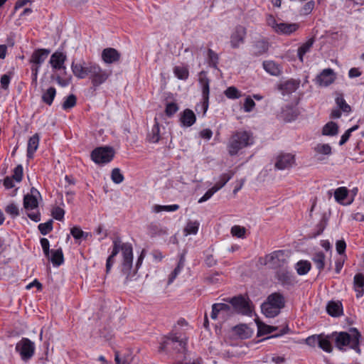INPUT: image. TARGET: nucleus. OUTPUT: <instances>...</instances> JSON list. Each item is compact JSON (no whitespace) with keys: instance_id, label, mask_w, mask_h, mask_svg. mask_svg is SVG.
<instances>
[{"instance_id":"nucleus-39","label":"nucleus","mask_w":364,"mask_h":364,"mask_svg":"<svg viewBox=\"0 0 364 364\" xmlns=\"http://www.w3.org/2000/svg\"><path fill=\"white\" fill-rule=\"evenodd\" d=\"M277 279L284 284H289L292 282V275L291 274L286 271L284 269L279 270L277 272Z\"/></svg>"},{"instance_id":"nucleus-63","label":"nucleus","mask_w":364,"mask_h":364,"mask_svg":"<svg viewBox=\"0 0 364 364\" xmlns=\"http://www.w3.org/2000/svg\"><path fill=\"white\" fill-rule=\"evenodd\" d=\"M336 251L339 255L345 252L346 244L344 240H338L336 244Z\"/></svg>"},{"instance_id":"nucleus-3","label":"nucleus","mask_w":364,"mask_h":364,"mask_svg":"<svg viewBox=\"0 0 364 364\" xmlns=\"http://www.w3.org/2000/svg\"><path fill=\"white\" fill-rule=\"evenodd\" d=\"M334 337V341L336 348L341 350H345L346 347L354 350L358 353H360V339L361 338L360 333L355 328H351L349 333L347 332H334L332 334Z\"/></svg>"},{"instance_id":"nucleus-15","label":"nucleus","mask_w":364,"mask_h":364,"mask_svg":"<svg viewBox=\"0 0 364 364\" xmlns=\"http://www.w3.org/2000/svg\"><path fill=\"white\" fill-rule=\"evenodd\" d=\"M246 36V28L242 26L235 27L230 36V45L232 48H237L244 43Z\"/></svg>"},{"instance_id":"nucleus-30","label":"nucleus","mask_w":364,"mask_h":364,"mask_svg":"<svg viewBox=\"0 0 364 364\" xmlns=\"http://www.w3.org/2000/svg\"><path fill=\"white\" fill-rule=\"evenodd\" d=\"M314 39L313 38H309L306 42L303 43L298 48V51H297L298 58L301 62L304 61V55L310 51L311 47L314 45Z\"/></svg>"},{"instance_id":"nucleus-55","label":"nucleus","mask_w":364,"mask_h":364,"mask_svg":"<svg viewBox=\"0 0 364 364\" xmlns=\"http://www.w3.org/2000/svg\"><path fill=\"white\" fill-rule=\"evenodd\" d=\"M178 110V106L175 102H169L166 104L165 113L168 117L173 116Z\"/></svg>"},{"instance_id":"nucleus-52","label":"nucleus","mask_w":364,"mask_h":364,"mask_svg":"<svg viewBox=\"0 0 364 364\" xmlns=\"http://www.w3.org/2000/svg\"><path fill=\"white\" fill-rule=\"evenodd\" d=\"M246 232V229L240 225H234L231 228V233L233 236L244 238Z\"/></svg>"},{"instance_id":"nucleus-19","label":"nucleus","mask_w":364,"mask_h":364,"mask_svg":"<svg viewBox=\"0 0 364 364\" xmlns=\"http://www.w3.org/2000/svg\"><path fill=\"white\" fill-rule=\"evenodd\" d=\"M300 81L296 80H289L283 83H281L278 88L282 91V95H289L295 92L299 87Z\"/></svg>"},{"instance_id":"nucleus-8","label":"nucleus","mask_w":364,"mask_h":364,"mask_svg":"<svg viewBox=\"0 0 364 364\" xmlns=\"http://www.w3.org/2000/svg\"><path fill=\"white\" fill-rule=\"evenodd\" d=\"M114 156V151L112 147L100 146L95 149L91 153L92 160L97 164L110 162Z\"/></svg>"},{"instance_id":"nucleus-23","label":"nucleus","mask_w":364,"mask_h":364,"mask_svg":"<svg viewBox=\"0 0 364 364\" xmlns=\"http://www.w3.org/2000/svg\"><path fill=\"white\" fill-rule=\"evenodd\" d=\"M262 65L264 70L272 75L278 76L282 73L280 65L273 60H265Z\"/></svg>"},{"instance_id":"nucleus-43","label":"nucleus","mask_w":364,"mask_h":364,"mask_svg":"<svg viewBox=\"0 0 364 364\" xmlns=\"http://www.w3.org/2000/svg\"><path fill=\"white\" fill-rule=\"evenodd\" d=\"M277 330V327L269 326L264 323L258 324V336L269 334Z\"/></svg>"},{"instance_id":"nucleus-37","label":"nucleus","mask_w":364,"mask_h":364,"mask_svg":"<svg viewBox=\"0 0 364 364\" xmlns=\"http://www.w3.org/2000/svg\"><path fill=\"white\" fill-rule=\"evenodd\" d=\"M268 49L269 44L267 42L264 41H257L256 43L255 44L254 55L255 56L263 55L267 52Z\"/></svg>"},{"instance_id":"nucleus-58","label":"nucleus","mask_w":364,"mask_h":364,"mask_svg":"<svg viewBox=\"0 0 364 364\" xmlns=\"http://www.w3.org/2000/svg\"><path fill=\"white\" fill-rule=\"evenodd\" d=\"M315 2L314 1H309L306 2L301 9V14L304 15L309 14L314 9Z\"/></svg>"},{"instance_id":"nucleus-62","label":"nucleus","mask_w":364,"mask_h":364,"mask_svg":"<svg viewBox=\"0 0 364 364\" xmlns=\"http://www.w3.org/2000/svg\"><path fill=\"white\" fill-rule=\"evenodd\" d=\"M320 336H311L306 339V343L309 346H315L318 344Z\"/></svg>"},{"instance_id":"nucleus-11","label":"nucleus","mask_w":364,"mask_h":364,"mask_svg":"<svg viewBox=\"0 0 364 364\" xmlns=\"http://www.w3.org/2000/svg\"><path fill=\"white\" fill-rule=\"evenodd\" d=\"M232 308L227 304H214L212 306V312L210 317L212 319L215 320L218 317L225 320L234 314Z\"/></svg>"},{"instance_id":"nucleus-64","label":"nucleus","mask_w":364,"mask_h":364,"mask_svg":"<svg viewBox=\"0 0 364 364\" xmlns=\"http://www.w3.org/2000/svg\"><path fill=\"white\" fill-rule=\"evenodd\" d=\"M114 360L116 364H129V362L125 358H121L119 357V353L118 351H115Z\"/></svg>"},{"instance_id":"nucleus-34","label":"nucleus","mask_w":364,"mask_h":364,"mask_svg":"<svg viewBox=\"0 0 364 364\" xmlns=\"http://www.w3.org/2000/svg\"><path fill=\"white\" fill-rule=\"evenodd\" d=\"M326 256L323 252H318L315 253L311 259L316 264V268L318 269L319 273L324 269Z\"/></svg>"},{"instance_id":"nucleus-20","label":"nucleus","mask_w":364,"mask_h":364,"mask_svg":"<svg viewBox=\"0 0 364 364\" xmlns=\"http://www.w3.org/2000/svg\"><path fill=\"white\" fill-rule=\"evenodd\" d=\"M66 60V55L60 52L54 53L50 59V63L53 68L60 70L65 68L64 63Z\"/></svg>"},{"instance_id":"nucleus-24","label":"nucleus","mask_w":364,"mask_h":364,"mask_svg":"<svg viewBox=\"0 0 364 364\" xmlns=\"http://www.w3.org/2000/svg\"><path fill=\"white\" fill-rule=\"evenodd\" d=\"M181 122L185 127L192 126L196 120L194 112L190 109H186L181 117Z\"/></svg>"},{"instance_id":"nucleus-2","label":"nucleus","mask_w":364,"mask_h":364,"mask_svg":"<svg viewBox=\"0 0 364 364\" xmlns=\"http://www.w3.org/2000/svg\"><path fill=\"white\" fill-rule=\"evenodd\" d=\"M119 250H121L122 256V272L126 276V280L128 281L131 279L133 267V247L129 242L122 243L119 239L113 241V249L106 262V272L109 273L110 271L114 262V257Z\"/></svg>"},{"instance_id":"nucleus-21","label":"nucleus","mask_w":364,"mask_h":364,"mask_svg":"<svg viewBox=\"0 0 364 364\" xmlns=\"http://www.w3.org/2000/svg\"><path fill=\"white\" fill-rule=\"evenodd\" d=\"M353 289L356 292V297L360 298L364 294V274H356L353 279Z\"/></svg>"},{"instance_id":"nucleus-14","label":"nucleus","mask_w":364,"mask_h":364,"mask_svg":"<svg viewBox=\"0 0 364 364\" xmlns=\"http://www.w3.org/2000/svg\"><path fill=\"white\" fill-rule=\"evenodd\" d=\"M295 164V157L291 154L282 153L277 156L275 167L279 170L289 169Z\"/></svg>"},{"instance_id":"nucleus-57","label":"nucleus","mask_w":364,"mask_h":364,"mask_svg":"<svg viewBox=\"0 0 364 364\" xmlns=\"http://www.w3.org/2000/svg\"><path fill=\"white\" fill-rule=\"evenodd\" d=\"M65 210L60 207H55L52 210V215L57 220H62L64 218Z\"/></svg>"},{"instance_id":"nucleus-38","label":"nucleus","mask_w":364,"mask_h":364,"mask_svg":"<svg viewBox=\"0 0 364 364\" xmlns=\"http://www.w3.org/2000/svg\"><path fill=\"white\" fill-rule=\"evenodd\" d=\"M233 176V173H225L220 176L213 187L218 191L222 188Z\"/></svg>"},{"instance_id":"nucleus-28","label":"nucleus","mask_w":364,"mask_h":364,"mask_svg":"<svg viewBox=\"0 0 364 364\" xmlns=\"http://www.w3.org/2000/svg\"><path fill=\"white\" fill-rule=\"evenodd\" d=\"M54 266H60L64 262L63 253L61 248L52 250L51 255L47 257Z\"/></svg>"},{"instance_id":"nucleus-49","label":"nucleus","mask_w":364,"mask_h":364,"mask_svg":"<svg viewBox=\"0 0 364 364\" xmlns=\"http://www.w3.org/2000/svg\"><path fill=\"white\" fill-rule=\"evenodd\" d=\"M111 178L112 181L116 184L121 183L124 179V176L120 171V169L118 168H115L112 171Z\"/></svg>"},{"instance_id":"nucleus-6","label":"nucleus","mask_w":364,"mask_h":364,"mask_svg":"<svg viewBox=\"0 0 364 364\" xmlns=\"http://www.w3.org/2000/svg\"><path fill=\"white\" fill-rule=\"evenodd\" d=\"M187 339L180 338L176 335H171L165 338L159 346L160 351L171 352V350L178 353L186 351Z\"/></svg>"},{"instance_id":"nucleus-9","label":"nucleus","mask_w":364,"mask_h":364,"mask_svg":"<svg viewBox=\"0 0 364 364\" xmlns=\"http://www.w3.org/2000/svg\"><path fill=\"white\" fill-rule=\"evenodd\" d=\"M16 350L23 361L30 360L35 353V344L27 338H22L16 345Z\"/></svg>"},{"instance_id":"nucleus-41","label":"nucleus","mask_w":364,"mask_h":364,"mask_svg":"<svg viewBox=\"0 0 364 364\" xmlns=\"http://www.w3.org/2000/svg\"><path fill=\"white\" fill-rule=\"evenodd\" d=\"M178 208L179 205L176 204L170 205H155L153 207V211L156 213L162 211L173 212L177 210Z\"/></svg>"},{"instance_id":"nucleus-17","label":"nucleus","mask_w":364,"mask_h":364,"mask_svg":"<svg viewBox=\"0 0 364 364\" xmlns=\"http://www.w3.org/2000/svg\"><path fill=\"white\" fill-rule=\"evenodd\" d=\"M199 82L202 87V95L204 100L203 106L206 109L208 107V99H209V92H210V80L206 77L205 73L202 71L199 74Z\"/></svg>"},{"instance_id":"nucleus-51","label":"nucleus","mask_w":364,"mask_h":364,"mask_svg":"<svg viewBox=\"0 0 364 364\" xmlns=\"http://www.w3.org/2000/svg\"><path fill=\"white\" fill-rule=\"evenodd\" d=\"M77 98L74 95H70L63 103V109H68L73 107L76 105Z\"/></svg>"},{"instance_id":"nucleus-32","label":"nucleus","mask_w":364,"mask_h":364,"mask_svg":"<svg viewBox=\"0 0 364 364\" xmlns=\"http://www.w3.org/2000/svg\"><path fill=\"white\" fill-rule=\"evenodd\" d=\"M327 312L332 316H338L342 313V306L339 302L330 301L326 306Z\"/></svg>"},{"instance_id":"nucleus-35","label":"nucleus","mask_w":364,"mask_h":364,"mask_svg":"<svg viewBox=\"0 0 364 364\" xmlns=\"http://www.w3.org/2000/svg\"><path fill=\"white\" fill-rule=\"evenodd\" d=\"M56 95V90L55 87H50L45 92H43L42 95V100L48 105H51Z\"/></svg>"},{"instance_id":"nucleus-16","label":"nucleus","mask_w":364,"mask_h":364,"mask_svg":"<svg viewBox=\"0 0 364 364\" xmlns=\"http://www.w3.org/2000/svg\"><path fill=\"white\" fill-rule=\"evenodd\" d=\"M23 178V166L19 164L14 170L12 176H6L4 180V186L6 188L10 189L15 186L14 181L19 183Z\"/></svg>"},{"instance_id":"nucleus-36","label":"nucleus","mask_w":364,"mask_h":364,"mask_svg":"<svg viewBox=\"0 0 364 364\" xmlns=\"http://www.w3.org/2000/svg\"><path fill=\"white\" fill-rule=\"evenodd\" d=\"M311 264L307 260H300L296 264V272L299 275L306 274L311 269Z\"/></svg>"},{"instance_id":"nucleus-29","label":"nucleus","mask_w":364,"mask_h":364,"mask_svg":"<svg viewBox=\"0 0 364 364\" xmlns=\"http://www.w3.org/2000/svg\"><path fill=\"white\" fill-rule=\"evenodd\" d=\"M314 151L316 153L315 156L317 157L318 160L323 159L319 156L320 155L330 156L332 153L331 147L328 144H318L314 147Z\"/></svg>"},{"instance_id":"nucleus-40","label":"nucleus","mask_w":364,"mask_h":364,"mask_svg":"<svg viewBox=\"0 0 364 364\" xmlns=\"http://www.w3.org/2000/svg\"><path fill=\"white\" fill-rule=\"evenodd\" d=\"M184 267V258L181 256L177 267L173 269V271L171 273L168 277V284H171L173 280L177 277L178 274L181 272V269Z\"/></svg>"},{"instance_id":"nucleus-4","label":"nucleus","mask_w":364,"mask_h":364,"mask_svg":"<svg viewBox=\"0 0 364 364\" xmlns=\"http://www.w3.org/2000/svg\"><path fill=\"white\" fill-rule=\"evenodd\" d=\"M253 144L252 134L247 131H237L232 134L228 144L230 156L236 155L239 151Z\"/></svg>"},{"instance_id":"nucleus-47","label":"nucleus","mask_w":364,"mask_h":364,"mask_svg":"<svg viewBox=\"0 0 364 364\" xmlns=\"http://www.w3.org/2000/svg\"><path fill=\"white\" fill-rule=\"evenodd\" d=\"M348 190L346 187H340L334 192V197L336 201H343L348 196Z\"/></svg>"},{"instance_id":"nucleus-18","label":"nucleus","mask_w":364,"mask_h":364,"mask_svg":"<svg viewBox=\"0 0 364 364\" xmlns=\"http://www.w3.org/2000/svg\"><path fill=\"white\" fill-rule=\"evenodd\" d=\"M102 58L105 63L111 64L119 61L120 53L114 48H107L103 50Z\"/></svg>"},{"instance_id":"nucleus-13","label":"nucleus","mask_w":364,"mask_h":364,"mask_svg":"<svg viewBox=\"0 0 364 364\" xmlns=\"http://www.w3.org/2000/svg\"><path fill=\"white\" fill-rule=\"evenodd\" d=\"M336 79V74L331 68L323 70L316 77V82L319 86L328 87Z\"/></svg>"},{"instance_id":"nucleus-27","label":"nucleus","mask_w":364,"mask_h":364,"mask_svg":"<svg viewBox=\"0 0 364 364\" xmlns=\"http://www.w3.org/2000/svg\"><path fill=\"white\" fill-rule=\"evenodd\" d=\"M154 124L147 134V140L150 143H157L160 140V127L157 119H154Z\"/></svg>"},{"instance_id":"nucleus-59","label":"nucleus","mask_w":364,"mask_h":364,"mask_svg":"<svg viewBox=\"0 0 364 364\" xmlns=\"http://www.w3.org/2000/svg\"><path fill=\"white\" fill-rule=\"evenodd\" d=\"M41 245L43 251V253L46 257H49L50 254V243L48 239L41 238Z\"/></svg>"},{"instance_id":"nucleus-42","label":"nucleus","mask_w":364,"mask_h":364,"mask_svg":"<svg viewBox=\"0 0 364 364\" xmlns=\"http://www.w3.org/2000/svg\"><path fill=\"white\" fill-rule=\"evenodd\" d=\"M198 228H199V223L198 221L188 222L184 229L186 235H196L198 232Z\"/></svg>"},{"instance_id":"nucleus-56","label":"nucleus","mask_w":364,"mask_h":364,"mask_svg":"<svg viewBox=\"0 0 364 364\" xmlns=\"http://www.w3.org/2000/svg\"><path fill=\"white\" fill-rule=\"evenodd\" d=\"M5 211L7 214L10 215L12 218H16L20 214L18 208L14 203H11V204L8 205L5 208Z\"/></svg>"},{"instance_id":"nucleus-46","label":"nucleus","mask_w":364,"mask_h":364,"mask_svg":"<svg viewBox=\"0 0 364 364\" xmlns=\"http://www.w3.org/2000/svg\"><path fill=\"white\" fill-rule=\"evenodd\" d=\"M176 76L181 80H186L188 77V70L185 67L176 66L173 70Z\"/></svg>"},{"instance_id":"nucleus-25","label":"nucleus","mask_w":364,"mask_h":364,"mask_svg":"<svg viewBox=\"0 0 364 364\" xmlns=\"http://www.w3.org/2000/svg\"><path fill=\"white\" fill-rule=\"evenodd\" d=\"M39 140L40 137L38 134H35L28 139L27 147V157L28 159L33 158L34 152L38 147Z\"/></svg>"},{"instance_id":"nucleus-54","label":"nucleus","mask_w":364,"mask_h":364,"mask_svg":"<svg viewBox=\"0 0 364 364\" xmlns=\"http://www.w3.org/2000/svg\"><path fill=\"white\" fill-rule=\"evenodd\" d=\"M336 102L341 109L345 112H349L350 111V107L346 102L343 97L339 95L336 98Z\"/></svg>"},{"instance_id":"nucleus-10","label":"nucleus","mask_w":364,"mask_h":364,"mask_svg":"<svg viewBox=\"0 0 364 364\" xmlns=\"http://www.w3.org/2000/svg\"><path fill=\"white\" fill-rule=\"evenodd\" d=\"M226 301L231 304L232 306H230L234 310V313L242 314L244 315H249L252 313V309L249 301L242 295L226 299Z\"/></svg>"},{"instance_id":"nucleus-31","label":"nucleus","mask_w":364,"mask_h":364,"mask_svg":"<svg viewBox=\"0 0 364 364\" xmlns=\"http://www.w3.org/2000/svg\"><path fill=\"white\" fill-rule=\"evenodd\" d=\"M38 203L37 198L33 195L27 194L23 198V206L24 208L29 211L38 208Z\"/></svg>"},{"instance_id":"nucleus-33","label":"nucleus","mask_w":364,"mask_h":364,"mask_svg":"<svg viewBox=\"0 0 364 364\" xmlns=\"http://www.w3.org/2000/svg\"><path fill=\"white\" fill-rule=\"evenodd\" d=\"M338 132V126L336 122H329L322 129V134L324 136H335Z\"/></svg>"},{"instance_id":"nucleus-45","label":"nucleus","mask_w":364,"mask_h":364,"mask_svg":"<svg viewBox=\"0 0 364 364\" xmlns=\"http://www.w3.org/2000/svg\"><path fill=\"white\" fill-rule=\"evenodd\" d=\"M208 58L209 65L214 68H217L219 61L218 55L216 53H215L212 49H208Z\"/></svg>"},{"instance_id":"nucleus-53","label":"nucleus","mask_w":364,"mask_h":364,"mask_svg":"<svg viewBox=\"0 0 364 364\" xmlns=\"http://www.w3.org/2000/svg\"><path fill=\"white\" fill-rule=\"evenodd\" d=\"M53 229V220H50L46 223H41L38 225V230L43 235H47Z\"/></svg>"},{"instance_id":"nucleus-26","label":"nucleus","mask_w":364,"mask_h":364,"mask_svg":"<svg viewBox=\"0 0 364 364\" xmlns=\"http://www.w3.org/2000/svg\"><path fill=\"white\" fill-rule=\"evenodd\" d=\"M232 331L241 339H246L252 336V330L245 324H240L232 328Z\"/></svg>"},{"instance_id":"nucleus-50","label":"nucleus","mask_w":364,"mask_h":364,"mask_svg":"<svg viewBox=\"0 0 364 364\" xmlns=\"http://www.w3.org/2000/svg\"><path fill=\"white\" fill-rule=\"evenodd\" d=\"M318 345L319 348L327 353H331L332 351V346L330 341L327 338H323L321 336H320Z\"/></svg>"},{"instance_id":"nucleus-48","label":"nucleus","mask_w":364,"mask_h":364,"mask_svg":"<svg viewBox=\"0 0 364 364\" xmlns=\"http://www.w3.org/2000/svg\"><path fill=\"white\" fill-rule=\"evenodd\" d=\"M70 233L76 240H79L82 237L86 239L90 235L89 233L83 232L79 227L77 226L71 228Z\"/></svg>"},{"instance_id":"nucleus-22","label":"nucleus","mask_w":364,"mask_h":364,"mask_svg":"<svg viewBox=\"0 0 364 364\" xmlns=\"http://www.w3.org/2000/svg\"><path fill=\"white\" fill-rule=\"evenodd\" d=\"M298 28L299 25L296 23H279L277 28L276 29V33L279 34L290 35L295 32Z\"/></svg>"},{"instance_id":"nucleus-60","label":"nucleus","mask_w":364,"mask_h":364,"mask_svg":"<svg viewBox=\"0 0 364 364\" xmlns=\"http://www.w3.org/2000/svg\"><path fill=\"white\" fill-rule=\"evenodd\" d=\"M216 192H217V190L213 186L211 188H210L208 191H207L206 193L198 200V203H203V202L208 200Z\"/></svg>"},{"instance_id":"nucleus-1","label":"nucleus","mask_w":364,"mask_h":364,"mask_svg":"<svg viewBox=\"0 0 364 364\" xmlns=\"http://www.w3.org/2000/svg\"><path fill=\"white\" fill-rule=\"evenodd\" d=\"M71 69L78 79L88 77L94 88L104 84L112 75V70L103 69L95 63H75L73 62Z\"/></svg>"},{"instance_id":"nucleus-44","label":"nucleus","mask_w":364,"mask_h":364,"mask_svg":"<svg viewBox=\"0 0 364 364\" xmlns=\"http://www.w3.org/2000/svg\"><path fill=\"white\" fill-rule=\"evenodd\" d=\"M224 94L228 98L232 100L238 99L241 97L240 91L234 86L228 87Z\"/></svg>"},{"instance_id":"nucleus-61","label":"nucleus","mask_w":364,"mask_h":364,"mask_svg":"<svg viewBox=\"0 0 364 364\" xmlns=\"http://www.w3.org/2000/svg\"><path fill=\"white\" fill-rule=\"evenodd\" d=\"M255 106V102L250 97H247L244 103V109L245 112H251Z\"/></svg>"},{"instance_id":"nucleus-12","label":"nucleus","mask_w":364,"mask_h":364,"mask_svg":"<svg viewBox=\"0 0 364 364\" xmlns=\"http://www.w3.org/2000/svg\"><path fill=\"white\" fill-rule=\"evenodd\" d=\"M264 265L269 264L272 268L282 267L285 263L284 252L282 250L274 251L263 259Z\"/></svg>"},{"instance_id":"nucleus-5","label":"nucleus","mask_w":364,"mask_h":364,"mask_svg":"<svg viewBox=\"0 0 364 364\" xmlns=\"http://www.w3.org/2000/svg\"><path fill=\"white\" fill-rule=\"evenodd\" d=\"M284 304L285 299L283 295L279 292H274L268 296L266 301L262 304L261 309L267 317L274 318L280 313Z\"/></svg>"},{"instance_id":"nucleus-7","label":"nucleus","mask_w":364,"mask_h":364,"mask_svg":"<svg viewBox=\"0 0 364 364\" xmlns=\"http://www.w3.org/2000/svg\"><path fill=\"white\" fill-rule=\"evenodd\" d=\"M50 54V50L45 48L37 49L32 53L29 62L32 64L31 72L33 82H36L39 68L42 63L47 59Z\"/></svg>"}]
</instances>
